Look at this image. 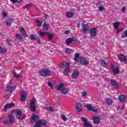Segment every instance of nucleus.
I'll return each instance as SVG.
<instances>
[{"label": "nucleus", "mask_w": 127, "mask_h": 127, "mask_svg": "<svg viewBox=\"0 0 127 127\" xmlns=\"http://www.w3.org/2000/svg\"><path fill=\"white\" fill-rule=\"evenodd\" d=\"M80 61V64L83 66H87V65L89 64V61H86V59L83 57H80V55L79 53H75L74 55V60L75 62H78V60Z\"/></svg>", "instance_id": "nucleus-1"}, {"label": "nucleus", "mask_w": 127, "mask_h": 127, "mask_svg": "<svg viewBox=\"0 0 127 127\" xmlns=\"http://www.w3.org/2000/svg\"><path fill=\"white\" fill-rule=\"evenodd\" d=\"M40 75L42 77L51 76V71L49 69H43L40 71Z\"/></svg>", "instance_id": "nucleus-2"}, {"label": "nucleus", "mask_w": 127, "mask_h": 127, "mask_svg": "<svg viewBox=\"0 0 127 127\" xmlns=\"http://www.w3.org/2000/svg\"><path fill=\"white\" fill-rule=\"evenodd\" d=\"M15 114L17 115V119L19 121H22L23 120H24L25 118H26L25 115H22V111H21V110L16 109L15 110Z\"/></svg>", "instance_id": "nucleus-3"}, {"label": "nucleus", "mask_w": 127, "mask_h": 127, "mask_svg": "<svg viewBox=\"0 0 127 127\" xmlns=\"http://www.w3.org/2000/svg\"><path fill=\"white\" fill-rule=\"evenodd\" d=\"M42 126H45V127L47 126V123L45 120H40L37 122L35 125V127H41Z\"/></svg>", "instance_id": "nucleus-4"}, {"label": "nucleus", "mask_w": 127, "mask_h": 127, "mask_svg": "<svg viewBox=\"0 0 127 127\" xmlns=\"http://www.w3.org/2000/svg\"><path fill=\"white\" fill-rule=\"evenodd\" d=\"M85 107L88 110V111H90V112H93L95 114H98V110L97 109L93 108V106L91 104H86Z\"/></svg>", "instance_id": "nucleus-5"}, {"label": "nucleus", "mask_w": 127, "mask_h": 127, "mask_svg": "<svg viewBox=\"0 0 127 127\" xmlns=\"http://www.w3.org/2000/svg\"><path fill=\"white\" fill-rule=\"evenodd\" d=\"M66 68L64 69L63 73L64 76H68V74L70 71V63L69 62L66 63Z\"/></svg>", "instance_id": "nucleus-6"}, {"label": "nucleus", "mask_w": 127, "mask_h": 127, "mask_svg": "<svg viewBox=\"0 0 127 127\" xmlns=\"http://www.w3.org/2000/svg\"><path fill=\"white\" fill-rule=\"evenodd\" d=\"M30 108L31 112L34 113L35 112L36 109L35 108V101H34V99H32L30 103Z\"/></svg>", "instance_id": "nucleus-7"}, {"label": "nucleus", "mask_w": 127, "mask_h": 127, "mask_svg": "<svg viewBox=\"0 0 127 127\" xmlns=\"http://www.w3.org/2000/svg\"><path fill=\"white\" fill-rule=\"evenodd\" d=\"M110 81L111 85L113 86V87H114L116 90L120 88V85H119V84H118V82L115 80L110 79Z\"/></svg>", "instance_id": "nucleus-8"}, {"label": "nucleus", "mask_w": 127, "mask_h": 127, "mask_svg": "<svg viewBox=\"0 0 127 127\" xmlns=\"http://www.w3.org/2000/svg\"><path fill=\"white\" fill-rule=\"evenodd\" d=\"M79 74L80 73L78 69H74L72 72L71 77L73 79H77V78H78V77L79 76Z\"/></svg>", "instance_id": "nucleus-9"}, {"label": "nucleus", "mask_w": 127, "mask_h": 127, "mask_svg": "<svg viewBox=\"0 0 127 127\" xmlns=\"http://www.w3.org/2000/svg\"><path fill=\"white\" fill-rule=\"evenodd\" d=\"M82 25V33H87L88 31H89V26L88 24H85L84 23H81Z\"/></svg>", "instance_id": "nucleus-10"}, {"label": "nucleus", "mask_w": 127, "mask_h": 127, "mask_svg": "<svg viewBox=\"0 0 127 127\" xmlns=\"http://www.w3.org/2000/svg\"><path fill=\"white\" fill-rule=\"evenodd\" d=\"M118 58L121 62H126V61H127V56L125 57V56L122 54L119 55Z\"/></svg>", "instance_id": "nucleus-11"}, {"label": "nucleus", "mask_w": 127, "mask_h": 127, "mask_svg": "<svg viewBox=\"0 0 127 127\" xmlns=\"http://www.w3.org/2000/svg\"><path fill=\"white\" fill-rule=\"evenodd\" d=\"M91 37H96V34H97V28H92L90 32Z\"/></svg>", "instance_id": "nucleus-12"}, {"label": "nucleus", "mask_w": 127, "mask_h": 127, "mask_svg": "<svg viewBox=\"0 0 127 127\" xmlns=\"http://www.w3.org/2000/svg\"><path fill=\"white\" fill-rule=\"evenodd\" d=\"M77 40L74 38H69L66 40L65 43L67 45H69L70 43H72V42H76Z\"/></svg>", "instance_id": "nucleus-13"}, {"label": "nucleus", "mask_w": 127, "mask_h": 127, "mask_svg": "<svg viewBox=\"0 0 127 127\" xmlns=\"http://www.w3.org/2000/svg\"><path fill=\"white\" fill-rule=\"evenodd\" d=\"M93 121V124L94 125H98L100 123V121H101V119L99 117H96L94 116L92 117Z\"/></svg>", "instance_id": "nucleus-14"}, {"label": "nucleus", "mask_w": 127, "mask_h": 127, "mask_svg": "<svg viewBox=\"0 0 127 127\" xmlns=\"http://www.w3.org/2000/svg\"><path fill=\"white\" fill-rule=\"evenodd\" d=\"M8 118L9 119V122L10 124H13L14 123V116L12 114H8Z\"/></svg>", "instance_id": "nucleus-15"}, {"label": "nucleus", "mask_w": 127, "mask_h": 127, "mask_svg": "<svg viewBox=\"0 0 127 127\" xmlns=\"http://www.w3.org/2000/svg\"><path fill=\"white\" fill-rule=\"evenodd\" d=\"M38 117H37V116H36L35 114H33V115H32L30 123L31 124H34V122H36V121H38Z\"/></svg>", "instance_id": "nucleus-16"}, {"label": "nucleus", "mask_w": 127, "mask_h": 127, "mask_svg": "<svg viewBox=\"0 0 127 127\" xmlns=\"http://www.w3.org/2000/svg\"><path fill=\"white\" fill-rule=\"evenodd\" d=\"M13 107H14L13 103H8L5 106L4 111L6 112L7 109H11V108H13Z\"/></svg>", "instance_id": "nucleus-17"}, {"label": "nucleus", "mask_w": 127, "mask_h": 127, "mask_svg": "<svg viewBox=\"0 0 127 127\" xmlns=\"http://www.w3.org/2000/svg\"><path fill=\"white\" fill-rule=\"evenodd\" d=\"M26 99V92L23 91L21 95V102H24Z\"/></svg>", "instance_id": "nucleus-18"}, {"label": "nucleus", "mask_w": 127, "mask_h": 127, "mask_svg": "<svg viewBox=\"0 0 127 127\" xmlns=\"http://www.w3.org/2000/svg\"><path fill=\"white\" fill-rule=\"evenodd\" d=\"M65 88V84L63 83H61L57 87V89L58 91H62L63 88Z\"/></svg>", "instance_id": "nucleus-19"}, {"label": "nucleus", "mask_w": 127, "mask_h": 127, "mask_svg": "<svg viewBox=\"0 0 127 127\" xmlns=\"http://www.w3.org/2000/svg\"><path fill=\"white\" fill-rule=\"evenodd\" d=\"M20 31L23 36L24 37H28V35H27V33H26L25 30L23 28V27H21L20 29Z\"/></svg>", "instance_id": "nucleus-20"}, {"label": "nucleus", "mask_w": 127, "mask_h": 127, "mask_svg": "<svg viewBox=\"0 0 127 127\" xmlns=\"http://www.w3.org/2000/svg\"><path fill=\"white\" fill-rule=\"evenodd\" d=\"M120 102L121 103L124 102V101L126 100V99H127V97H125V95L123 94H121L119 96L118 98Z\"/></svg>", "instance_id": "nucleus-21"}, {"label": "nucleus", "mask_w": 127, "mask_h": 127, "mask_svg": "<svg viewBox=\"0 0 127 127\" xmlns=\"http://www.w3.org/2000/svg\"><path fill=\"white\" fill-rule=\"evenodd\" d=\"M62 94H64V95H66L68 92H69V88H65L64 87L62 90H61Z\"/></svg>", "instance_id": "nucleus-22"}, {"label": "nucleus", "mask_w": 127, "mask_h": 127, "mask_svg": "<svg viewBox=\"0 0 127 127\" xmlns=\"http://www.w3.org/2000/svg\"><path fill=\"white\" fill-rule=\"evenodd\" d=\"M82 106L81 103H77V107H76V110L77 112H82Z\"/></svg>", "instance_id": "nucleus-23"}, {"label": "nucleus", "mask_w": 127, "mask_h": 127, "mask_svg": "<svg viewBox=\"0 0 127 127\" xmlns=\"http://www.w3.org/2000/svg\"><path fill=\"white\" fill-rule=\"evenodd\" d=\"M43 28L44 30H48L49 29V25L47 24L46 22L43 24Z\"/></svg>", "instance_id": "nucleus-24"}, {"label": "nucleus", "mask_w": 127, "mask_h": 127, "mask_svg": "<svg viewBox=\"0 0 127 127\" xmlns=\"http://www.w3.org/2000/svg\"><path fill=\"white\" fill-rule=\"evenodd\" d=\"M100 62L101 65H102V66H103V67H106V66H108V65H109V63L105 62V61H104V60H101Z\"/></svg>", "instance_id": "nucleus-25"}, {"label": "nucleus", "mask_w": 127, "mask_h": 127, "mask_svg": "<svg viewBox=\"0 0 127 127\" xmlns=\"http://www.w3.org/2000/svg\"><path fill=\"white\" fill-rule=\"evenodd\" d=\"M5 53H6V49H2V47L1 46H0V54H5Z\"/></svg>", "instance_id": "nucleus-26"}, {"label": "nucleus", "mask_w": 127, "mask_h": 127, "mask_svg": "<svg viewBox=\"0 0 127 127\" xmlns=\"http://www.w3.org/2000/svg\"><path fill=\"white\" fill-rule=\"evenodd\" d=\"M112 71L114 74H119L120 72L119 68L118 67H115L112 69Z\"/></svg>", "instance_id": "nucleus-27"}, {"label": "nucleus", "mask_w": 127, "mask_h": 127, "mask_svg": "<svg viewBox=\"0 0 127 127\" xmlns=\"http://www.w3.org/2000/svg\"><path fill=\"white\" fill-rule=\"evenodd\" d=\"M6 91H8L9 93H12V92H13V91H14V88L11 86H8L7 89H6Z\"/></svg>", "instance_id": "nucleus-28"}, {"label": "nucleus", "mask_w": 127, "mask_h": 127, "mask_svg": "<svg viewBox=\"0 0 127 127\" xmlns=\"http://www.w3.org/2000/svg\"><path fill=\"white\" fill-rule=\"evenodd\" d=\"M126 37H127V29L121 34V38H126Z\"/></svg>", "instance_id": "nucleus-29"}, {"label": "nucleus", "mask_w": 127, "mask_h": 127, "mask_svg": "<svg viewBox=\"0 0 127 127\" xmlns=\"http://www.w3.org/2000/svg\"><path fill=\"white\" fill-rule=\"evenodd\" d=\"M74 14L71 12H67L66 13V17L68 18H71V17H73Z\"/></svg>", "instance_id": "nucleus-30"}, {"label": "nucleus", "mask_w": 127, "mask_h": 127, "mask_svg": "<svg viewBox=\"0 0 127 127\" xmlns=\"http://www.w3.org/2000/svg\"><path fill=\"white\" fill-rule=\"evenodd\" d=\"M65 66H66V64H65V62H63L60 64H59V68H61V69L65 68Z\"/></svg>", "instance_id": "nucleus-31"}, {"label": "nucleus", "mask_w": 127, "mask_h": 127, "mask_svg": "<svg viewBox=\"0 0 127 127\" xmlns=\"http://www.w3.org/2000/svg\"><path fill=\"white\" fill-rule=\"evenodd\" d=\"M83 127H93V125L89 123L85 122L83 125Z\"/></svg>", "instance_id": "nucleus-32"}, {"label": "nucleus", "mask_w": 127, "mask_h": 127, "mask_svg": "<svg viewBox=\"0 0 127 127\" xmlns=\"http://www.w3.org/2000/svg\"><path fill=\"white\" fill-rule=\"evenodd\" d=\"M113 25L115 29H118V28H119V25H120V22H115L113 24Z\"/></svg>", "instance_id": "nucleus-33"}, {"label": "nucleus", "mask_w": 127, "mask_h": 127, "mask_svg": "<svg viewBox=\"0 0 127 127\" xmlns=\"http://www.w3.org/2000/svg\"><path fill=\"white\" fill-rule=\"evenodd\" d=\"M106 103L107 105H112V104H113V100H112V99H110L109 98H107Z\"/></svg>", "instance_id": "nucleus-34"}, {"label": "nucleus", "mask_w": 127, "mask_h": 127, "mask_svg": "<svg viewBox=\"0 0 127 127\" xmlns=\"http://www.w3.org/2000/svg\"><path fill=\"white\" fill-rule=\"evenodd\" d=\"M72 52H74L72 49H65V53L69 54L70 53H72Z\"/></svg>", "instance_id": "nucleus-35"}, {"label": "nucleus", "mask_w": 127, "mask_h": 127, "mask_svg": "<svg viewBox=\"0 0 127 127\" xmlns=\"http://www.w3.org/2000/svg\"><path fill=\"white\" fill-rule=\"evenodd\" d=\"M36 22L37 23V25L38 26H41V25H42V21H40V20L36 19Z\"/></svg>", "instance_id": "nucleus-36"}, {"label": "nucleus", "mask_w": 127, "mask_h": 127, "mask_svg": "<svg viewBox=\"0 0 127 127\" xmlns=\"http://www.w3.org/2000/svg\"><path fill=\"white\" fill-rule=\"evenodd\" d=\"M45 109L49 112H53V107H47L45 108Z\"/></svg>", "instance_id": "nucleus-37"}, {"label": "nucleus", "mask_w": 127, "mask_h": 127, "mask_svg": "<svg viewBox=\"0 0 127 127\" xmlns=\"http://www.w3.org/2000/svg\"><path fill=\"white\" fill-rule=\"evenodd\" d=\"M6 42L8 43L9 45H12V43H13V41L10 39H7Z\"/></svg>", "instance_id": "nucleus-38"}, {"label": "nucleus", "mask_w": 127, "mask_h": 127, "mask_svg": "<svg viewBox=\"0 0 127 127\" xmlns=\"http://www.w3.org/2000/svg\"><path fill=\"white\" fill-rule=\"evenodd\" d=\"M46 33H47V32H43L41 31L39 32V34L40 35V36H41V37H44V36L45 35V34H46Z\"/></svg>", "instance_id": "nucleus-39"}, {"label": "nucleus", "mask_w": 127, "mask_h": 127, "mask_svg": "<svg viewBox=\"0 0 127 127\" xmlns=\"http://www.w3.org/2000/svg\"><path fill=\"white\" fill-rule=\"evenodd\" d=\"M48 85L49 87H51L52 90H54V88L53 87V84H52V82H51V81L48 82Z\"/></svg>", "instance_id": "nucleus-40"}, {"label": "nucleus", "mask_w": 127, "mask_h": 127, "mask_svg": "<svg viewBox=\"0 0 127 127\" xmlns=\"http://www.w3.org/2000/svg\"><path fill=\"white\" fill-rule=\"evenodd\" d=\"M16 37L17 39H18L19 40H21V37H22V36L20 34H16Z\"/></svg>", "instance_id": "nucleus-41"}, {"label": "nucleus", "mask_w": 127, "mask_h": 127, "mask_svg": "<svg viewBox=\"0 0 127 127\" xmlns=\"http://www.w3.org/2000/svg\"><path fill=\"white\" fill-rule=\"evenodd\" d=\"M61 118L64 121V122H66V121H68V118H67L64 115H62L61 116Z\"/></svg>", "instance_id": "nucleus-42"}, {"label": "nucleus", "mask_w": 127, "mask_h": 127, "mask_svg": "<svg viewBox=\"0 0 127 127\" xmlns=\"http://www.w3.org/2000/svg\"><path fill=\"white\" fill-rule=\"evenodd\" d=\"M53 34H51V33H49L47 35V37L48 38V39H52L53 38Z\"/></svg>", "instance_id": "nucleus-43"}, {"label": "nucleus", "mask_w": 127, "mask_h": 127, "mask_svg": "<svg viewBox=\"0 0 127 127\" xmlns=\"http://www.w3.org/2000/svg\"><path fill=\"white\" fill-rule=\"evenodd\" d=\"M13 74L14 75V76L15 77H16V78H18L19 77V76H20V74H16V72H15V70H14V72L13 73Z\"/></svg>", "instance_id": "nucleus-44"}, {"label": "nucleus", "mask_w": 127, "mask_h": 127, "mask_svg": "<svg viewBox=\"0 0 127 127\" xmlns=\"http://www.w3.org/2000/svg\"><path fill=\"white\" fill-rule=\"evenodd\" d=\"M30 38L31 40H36V38H35V35H34V34L30 35Z\"/></svg>", "instance_id": "nucleus-45"}, {"label": "nucleus", "mask_w": 127, "mask_h": 127, "mask_svg": "<svg viewBox=\"0 0 127 127\" xmlns=\"http://www.w3.org/2000/svg\"><path fill=\"white\" fill-rule=\"evenodd\" d=\"M81 121H82V122H84V123H87V118L85 117H82Z\"/></svg>", "instance_id": "nucleus-46"}, {"label": "nucleus", "mask_w": 127, "mask_h": 127, "mask_svg": "<svg viewBox=\"0 0 127 127\" xmlns=\"http://www.w3.org/2000/svg\"><path fill=\"white\" fill-rule=\"evenodd\" d=\"M3 124H4V125H10V124H9V121L8 122V121L7 120L4 121Z\"/></svg>", "instance_id": "nucleus-47"}, {"label": "nucleus", "mask_w": 127, "mask_h": 127, "mask_svg": "<svg viewBox=\"0 0 127 127\" xmlns=\"http://www.w3.org/2000/svg\"><path fill=\"white\" fill-rule=\"evenodd\" d=\"M7 15V14H6V12H2L3 18H5Z\"/></svg>", "instance_id": "nucleus-48"}, {"label": "nucleus", "mask_w": 127, "mask_h": 127, "mask_svg": "<svg viewBox=\"0 0 127 127\" xmlns=\"http://www.w3.org/2000/svg\"><path fill=\"white\" fill-rule=\"evenodd\" d=\"M105 9V8L103 6H99V11H102V10H104Z\"/></svg>", "instance_id": "nucleus-49"}, {"label": "nucleus", "mask_w": 127, "mask_h": 127, "mask_svg": "<svg viewBox=\"0 0 127 127\" xmlns=\"http://www.w3.org/2000/svg\"><path fill=\"white\" fill-rule=\"evenodd\" d=\"M30 6H31V4H27L25 5V7H26V8H29Z\"/></svg>", "instance_id": "nucleus-50"}, {"label": "nucleus", "mask_w": 127, "mask_h": 127, "mask_svg": "<svg viewBox=\"0 0 127 127\" xmlns=\"http://www.w3.org/2000/svg\"><path fill=\"white\" fill-rule=\"evenodd\" d=\"M6 25L7 26H11V23L7 21V22H6Z\"/></svg>", "instance_id": "nucleus-51"}, {"label": "nucleus", "mask_w": 127, "mask_h": 127, "mask_svg": "<svg viewBox=\"0 0 127 127\" xmlns=\"http://www.w3.org/2000/svg\"><path fill=\"white\" fill-rule=\"evenodd\" d=\"M82 97H86L87 96V92H83L82 94Z\"/></svg>", "instance_id": "nucleus-52"}, {"label": "nucleus", "mask_w": 127, "mask_h": 127, "mask_svg": "<svg viewBox=\"0 0 127 127\" xmlns=\"http://www.w3.org/2000/svg\"><path fill=\"white\" fill-rule=\"evenodd\" d=\"M122 12H125L126 11V6H123L122 8Z\"/></svg>", "instance_id": "nucleus-53"}, {"label": "nucleus", "mask_w": 127, "mask_h": 127, "mask_svg": "<svg viewBox=\"0 0 127 127\" xmlns=\"http://www.w3.org/2000/svg\"><path fill=\"white\" fill-rule=\"evenodd\" d=\"M70 33V31L69 30H66L64 31V34H66V35H68Z\"/></svg>", "instance_id": "nucleus-54"}, {"label": "nucleus", "mask_w": 127, "mask_h": 127, "mask_svg": "<svg viewBox=\"0 0 127 127\" xmlns=\"http://www.w3.org/2000/svg\"><path fill=\"white\" fill-rule=\"evenodd\" d=\"M122 30H123V28H121V29H117V34H118L119 32H121V31H122Z\"/></svg>", "instance_id": "nucleus-55"}, {"label": "nucleus", "mask_w": 127, "mask_h": 127, "mask_svg": "<svg viewBox=\"0 0 127 127\" xmlns=\"http://www.w3.org/2000/svg\"><path fill=\"white\" fill-rule=\"evenodd\" d=\"M16 0L15 3H16V2L20 3L21 2V1H22V0Z\"/></svg>", "instance_id": "nucleus-56"}, {"label": "nucleus", "mask_w": 127, "mask_h": 127, "mask_svg": "<svg viewBox=\"0 0 127 127\" xmlns=\"http://www.w3.org/2000/svg\"><path fill=\"white\" fill-rule=\"evenodd\" d=\"M114 68H115V66L114 65V64L113 63H112L111 64V69H112V70H113Z\"/></svg>", "instance_id": "nucleus-57"}, {"label": "nucleus", "mask_w": 127, "mask_h": 127, "mask_svg": "<svg viewBox=\"0 0 127 127\" xmlns=\"http://www.w3.org/2000/svg\"><path fill=\"white\" fill-rule=\"evenodd\" d=\"M14 113H15V110H13L11 112V114H10V115H13V114H14Z\"/></svg>", "instance_id": "nucleus-58"}, {"label": "nucleus", "mask_w": 127, "mask_h": 127, "mask_svg": "<svg viewBox=\"0 0 127 127\" xmlns=\"http://www.w3.org/2000/svg\"><path fill=\"white\" fill-rule=\"evenodd\" d=\"M97 5L99 6V5H101L102 4L101 3V2L100 1H98L97 3Z\"/></svg>", "instance_id": "nucleus-59"}, {"label": "nucleus", "mask_w": 127, "mask_h": 127, "mask_svg": "<svg viewBox=\"0 0 127 127\" xmlns=\"http://www.w3.org/2000/svg\"><path fill=\"white\" fill-rule=\"evenodd\" d=\"M37 43H38V44H40V43H41V42H40V39H38Z\"/></svg>", "instance_id": "nucleus-60"}, {"label": "nucleus", "mask_w": 127, "mask_h": 127, "mask_svg": "<svg viewBox=\"0 0 127 127\" xmlns=\"http://www.w3.org/2000/svg\"><path fill=\"white\" fill-rule=\"evenodd\" d=\"M10 0V1H11L12 3H15V1H16L15 0Z\"/></svg>", "instance_id": "nucleus-61"}, {"label": "nucleus", "mask_w": 127, "mask_h": 127, "mask_svg": "<svg viewBox=\"0 0 127 127\" xmlns=\"http://www.w3.org/2000/svg\"><path fill=\"white\" fill-rule=\"evenodd\" d=\"M44 17L46 19H47V17H48V15L47 14H45Z\"/></svg>", "instance_id": "nucleus-62"}, {"label": "nucleus", "mask_w": 127, "mask_h": 127, "mask_svg": "<svg viewBox=\"0 0 127 127\" xmlns=\"http://www.w3.org/2000/svg\"><path fill=\"white\" fill-rule=\"evenodd\" d=\"M8 21H10V22L12 21V18H9L8 19Z\"/></svg>", "instance_id": "nucleus-63"}, {"label": "nucleus", "mask_w": 127, "mask_h": 127, "mask_svg": "<svg viewBox=\"0 0 127 127\" xmlns=\"http://www.w3.org/2000/svg\"><path fill=\"white\" fill-rule=\"evenodd\" d=\"M80 24H81V23H78L77 24V27H78L79 28V27H80Z\"/></svg>", "instance_id": "nucleus-64"}]
</instances>
